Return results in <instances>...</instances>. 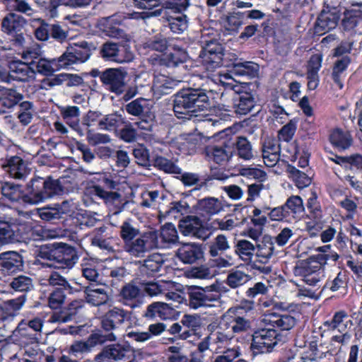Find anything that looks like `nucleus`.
<instances>
[{"label": "nucleus", "instance_id": "nucleus-1", "mask_svg": "<svg viewBox=\"0 0 362 362\" xmlns=\"http://www.w3.org/2000/svg\"><path fill=\"white\" fill-rule=\"evenodd\" d=\"M212 80L215 83L223 86L227 89L233 90L238 95L233 98V105H218V110L221 111L219 114L220 120H226L230 115L232 108L234 112L240 115H245L249 113L255 105V100L253 95L250 92H243L240 89L243 88L236 84V81L233 78L230 74H222L218 71L212 76Z\"/></svg>", "mask_w": 362, "mask_h": 362}, {"label": "nucleus", "instance_id": "nucleus-2", "mask_svg": "<svg viewBox=\"0 0 362 362\" xmlns=\"http://www.w3.org/2000/svg\"><path fill=\"white\" fill-rule=\"evenodd\" d=\"M65 180H43L38 177L31 180L26 187L24 194V203L37 204L57 195H61L68 190L64 186Z\"/></svg>", "mask_w": 362, "mask_h": 362}, {"label": "nucleus", "instance_id": "nucleus-3", "mask_svg": "<svg viewBox=\"0 0 362 362\" xmlns=\"http://www.w3.org/2000/svg\"><path fill=\"white\" fill-rule=\"evenodd\" d=\"M209 107V98L203 89H185L175 95L173 110L178 117L189 112L203 111Z\"/></svg>", "mask_w": 362, "mask_h": 362}, {"label": "nucleus", "instance_id": "nucleus-4", "mask_svg": "<svg viewBox=\"0 0 362 362\" xmlns=\"http://www.w3.org/2000/svg\"><path fill=\"white\" fill-rule=\"evenodd\" d=\"M38 255L42 259L53 261L49 266L57 268H71L77 261L74 249L66 244L44 245L40 248Z\"/></svg>", "mask_w": 362, "mask_h": 362}, {"label": "nucleus", "instance_id": "nucleus-5", "mask_svg": "<svg viewBox=\"0 0 362 362\" xmlns=\"http://www.w3.org/2000/svg\"><path fill=\"white\" fill-rule=\"evenodd\" d=\"M221 325L226 327L233 335L242 333L250 329L251 323L246 317L245 310L241 306L229 308L222 316Z\"/></svg>", "mask_w": 362, "mask_h": 362}, {"label": "nucleus", "instance_id": "nucleus-6", "mask_svg": "<svg viewBox=\"0 0 362 362\" xmlns=\"http://www.w3.org/2000/svg\"><path fill=\"white\" fill-rule=\"evenodd\" d=\"M91 55V49L88 43L81 41L70 45L62 55L59 57V62L65 69H69L74 64L86 62Z\"/></svg>", "mask_w": 362, "mask_h": 362}, {"label": "nucleus", "instance_id": "nucleus-7", "mask_svg": "<svg viewBox=\"0 0 362 362\" xmlns=\"http://www.w3.org/2000/svg\"><path fill=\"white\" fill-rule=\"evenodd\" d=\"M220 294L216 291V286L197 288L189 293V307L192 309L215 307L219 303Z\"/></svg>", "mask_w": 362, "mask_h": 362}, {"label": "nucleus", "instance_id": "nucleus-8", "mask_svg": "<svg viewBox=\"0 0 362 362\" xmlns=\"http://www.w3.org/2000/svg\"><path fill=\"white\" fill-rule=\"evenodd\" d=\"M223 46L217 40H211L206 42L199 57L209 72H213L223 65Z\"/></svg>", "mask_w": 362, "mask_h": 362}, {"label": "nucleus", "instance_id": "nucleus-9", "mask_svg": "<svg viewBox=\"0 0 362 362\" xmlns=\"http://www.w3.org/2000/svg\"><path fill=\"white\" fill-rule=\"evenodd\" d=\"M100 54L105 60L119 64L130 62L134 59V54L127 45L111 42L103 45Z\"/></svg>", "mask_w": 362, "mask_h": 362}, {"label": "nucleus", "instance_id": "nucleus-10", "mask_svg": "<svg viewBox=\"0 0 362 362\" xmlns=\"http://www.w3.org/2000/svg\"><path fill=\"white\" fill-rule=\"evenodd\" d=\"M274 245L270 238L264 240L255 245V255L256 260L251 263V267L259 271L261 273L267 274L271 272L272 267L265 266L274 255Z\"/></svg>", "mask_w": 362, "mask_h": 362}, {"label": "nucleus", "instance_id": "nucleus-11", "mask_svg": "<svg viewBox=\"0 0 362 362\" xmlns=\"http://www.w3.org/2000/svg\"><path fill=\"white\" fill-rule=\"evenodd\" d=\"M278 341L279 335L274 328H263L254 332L251 347L257 353L269 352Z\"/></svg>", "mask_w": 362, "mask_h": 362}, {"label": "nucleus", "instance_id": "nucleus-12", "mask_svg": "<svg viewBox=\"0 0 362 362\" xmlns=\"http://www.w3.org/2000/svg\"><path fill=\"white\" fill-rule=\"evenodd\" d=\"M154 237L151 235L150 231L143 233L137 238L124 245V250L131 257H144L150 250L156 249L154 246Z\"/></svg>", "mask_w": 362, "mask_h": 362}, {"label": "nucleus", "instance_id": "nucleus-13", "mask_svg": "<svg viewBox=\"0 0 362 362\" xmlns=\"http://www.w3.org/2000/svg\"><path fill=\"white\" fill-rule=\"evenodd\" d=\"M91 194L103 199L112 214H119L127 204V201L117 192H107L98 185L89 189Z\"/></svg>", "mask_w": 362, "mask_h": 362}, {"label": "nucleus", "instance_id": "nucleus-14", "mask_svg": "<svg viewBox=\"0 0 362 362\" xmlns=\"http://www.w3.org/2000/svg\"><path fill=\"white\" fill-rule=\"evenodd\" d=\"M2 30L11 36L15 44L21 45L23 42V17L20 14L10 12L2 20Z\"/></svg>", "mask_w": 362, "mask_h": 362}, {"label": "nucleus", "instance_id": "nucleus-15", "mask_svg": "<svg viewBox=\"0 0 362 362\" xmlns=\"http://www.w3.org/2000/svg\"><path fill=\"white\" fill-rule=\"evenodd\" d=\"M131 351L126 344H114L106 346L95 356V362H114L122 360Z\"/></svg>", "mask_w": 362, "mask_h": 362}, {"label": "nucleus", "instance_id": "nucleus-16", "mask_svg": "<svg viewBox=\"0 0 362 362\" xmlns=\"http://www.w3.org/2000/svg\"><path fill=\"white\" fill-rule=\"evenodd\" d=\"M151 235L154 237V246L156 249L168 247L170 244L175 243L178 240L175 226L172 223H165L160 229L150 230Z\"/></svg>", "mask_w": 362, "mask_h": 362}, {"label": "nucleus", "instance_id": "nucleus-17", "mask_svg": "<svg viewBox=\"0 0 362 362\" xmlns=\"http://www.w3.org/2000/svg\"><path fill=\"white\" fill-rule=\"evenodd\" d=\"M41 54V47L37 44L27 47L24 51V82L33 81L35 78L34 65L40 58Z\"/></svg>", "mask_w": 362, "mask_h": 362}, {"label": "nucleus", "instance_id": "nucleus-18", "mask_svg": "<svg viewBox=\"0 0 362 362\" xmlns=\"http://www.w3.org/2000/svg\"><path fill=\"white\" fill-rule=\"evenodd\" d=\"M339 14L336 10H323L315 23V33L323 35L334 29L338 25Z\"/></svg>", "mask_w": 362, "mask_h": 362}, {"label": "nucleus", "instance_id": "nucleus-19", "mask_svg": "<svg viewBox=\"0 0 362 362\" xmlns=\"http://www.w3.org/2000/svg\"><path fill=\"white\" fill-rule=\"evenodd\" d=\"M119 296L123 304L132 308L139 307L143 303L142 290L132 283H129L121 288Z\"/></svg>", "mask_w": 362, "mask_h": 362}, {"label": "nucleus", "instance_id": "nucleus-20", "mask_svg": "<svg viewBox=\"0 0 362 362\" xmlns=\"http://www.w3.org/2000/svg\"><path fill=\"white\" fill-rule=\"evenodd\" d=\"M176 255L183 263L193 264L203 258L204 251L199 244L185 243L177 249Z\"/></svg>", "mask_w": 362, "mask_h": 362}, {"label": "nucleus", "instance_id": "nucleus-21", "mask_svg": "<svg viewBox=\"0 0 362 362\" xmlns=\"http://www.w3.org/2000/svg\"><path fill=\"white\" fill-rule=\"evenodd\" d=\"M23 267V257L15 251H8L0 254V270L8 274L21 272Z\"/></svg>", "mask_w": 362, "mask_h": 362}, {"label": "nucleus", "instance_id": "nucleus-22", "mask_svg": "<svg viewBox=\"0 0 362 362\" xmlns=\"http://www.w3.org/2000/svg\"><path fill=\"white\" fill-rule=\"evenodd\" d=\"M179 228L182 235L204 239L205 230L200 219L196 216H188L180 223Z\"/></svg>", "mask_w": 362, "mask_h": 362}, {"label": "nucleus", "instance_id": "nucleus-23", "mask_svg": "<svg viewBox=\"0 0 362 362\" xmlns=\"http://www.w3.org/2000/svg\"><path fill=\"white\" fill-rule=\"evenodd\" d=\"M102 82L110 86L112 92L119 93L124 86V74L119 69H109L100 76Z\"/></svg>", "mask_w": 362, "mask_h": 362}, {"label": "nucleus", "instance_id": "nucleus-24", "mask_svg": "<svg viewBox=\"0 0 362 362\" xmlns=\"http://www.w3.org/2000/svg\"><path fill=\"white\" fill-rule=\"evenodd\" d=\"M121 21L122 19L118 15H112L98 20L97 26L106 36L118 37L122 33V30L119 28Z\"/></svg>", "mask_w": 362, "mask_h": 362}, {"label": "nucleus", "instance_id": "nucleus-25", "mask_svg": "<svg viewBox=\"0 0 362 362\" xmlns=\"http://www.w3.org/2000/svg\"><path fill=\"white\" fill-rule=\"evenodd\" d=\"M233 338L231 332L226 329L221 322L218 329L209 335V339L212 342V349L216 352H221V349L226 348Z\"/></svg>", "mask_w": 362, "mask_h": 362}, {"label": "nucleus", "instance_id": "nucleus-26", "mask_svg": "<svg viewBox=\"0 0 362 362\" xmlns=\"http://www.w3.org/2000/svg\"><path fill=\"white\" fill-rule=\"evenodd\" d=\"M175 86V81L164 74H158L154 76L151 90L154 96L159 98L169 94Z\"/></svg>", "mask_w": 362, "mask_h": 362}, {"label": "nucleus", "instance_id": "nucleus-27", "mask_svg": "<svg viewBox=\"0 0 362 362\" xmlns=\"http://www.w3.org/2000/svg\"><path fill=\"white\" fill-rule=\"evenodd\" d=\"M100 266L101 262L99 259L93 257H83L81 263L83 276L90 281L101 284L98 273Z\"/></svg>", "mask_w": 362, "mask_h": 362}, {"label": "nucleus", "instance_id": "nucleus-28", "mask_svg": "<svg viewBox=\"0 0 362 362\" xmlns=\"http://www.w3.org/2000/svg\"><path fill=\"white\" fill-rule=\"evenodd\" d=\"M84 292L86 302L94 306L105 304L109 300V296L105 287L93 285L86 287Z\"/></svg>", "mask_w": 362, "mask_h": 362}, {"label": "nucleus", "instance_id": "nucleus-29", "mask_svg": "<svg viewBox=\"0 0 362 362\" xmlns=\"http://www.w3.org/2000/svg\"><path fill=\"white\" fill-rule=\"evenodd\" d=\"M263 320L272 327L279 328L281 330H289L296 325V319L289 315L270 313L266 315Z\"/></svg>", "mask_w": 362, "mask_h": 362}, {"label": "nucleus", "instance_id": "nucleus-30", "mask_svg": "<svg viewBox=\"0 0 362 362\" xmlns=\"http://www.w3.org/2000/svg\"><path fill=\"white\" fill-rule=\"evenodd\" d=\"M197 209L203 215H214L223 211V204L217 198L207 197L197 202Z\"/></svg>", "mask_w": 362, "mask_h": 362}, {"label": "nucleus", "instance_id": "nucleus-31", "mask_svg": "<svg viewBox=\"0 0 362 362\" xmlns=\"http://www.w3.org/2000/svg\"><path fill=\"white\" fill-rule=\"evenodd\" d=\"M1 165L11 177L16 179H21L23 177V159L20 156L7 157Z\"/></svg>", "mask_w": 362, "mask_h": 362}, {"label": "nucleus", "instance_id": "nucleus-32", "mask_svg": "<svg viewBox=\"0 0 362 362\" xmlns=\"http://www.w3.org/2000/svg\"><path fill=\"white\" fill-rule=\"evenodd\" d=\"M329 329H337L339 332H344L352 326V321L348 313L344 310L336 312L331 320L325 323Z\"/></svg>", "mask_w": 362, "mask_h": 362}, {"label": "nucleus", "instance_id": "nucleus-33", "mask_svg": "<svg viewBox=\"0 0 362 362\" xmlns=\"http://www.w3.org/2000/svg\"><path fill=\"white\" fill-rule=\"evenodd\" d=\"M62 63L59 62V57L54 58L52 59H47L44 58H40L34 68L35 69V74L40 73L45 76L52 75L54 71H57L62 69H64V66H61Z\"/></svg>", "mask_w": 362, "mask_h": 362}, {"label": "nucleus", "instance_id": "nucleus-34", "mask_svg": "<svg viewBox=\"0 0 362 362\" xmlns=\"http://www.w3.org/2000/svg\"><path fill=\"white\" fill-rule=\"evenodd\" d=\"M188 54L185 49L174 46L172 51L160 59L161 64L168 67H173L186 62Z\"/></svg>", "mask_w": 362, "mask_h": 362}, {"label": "nucleus", "instance_id": "nucleus-35", "mask_svg": "<svg viewBox=\"0 0 362 362\" xmlns=\"http://www.w3.org/2000/svg\"><path fill=\"white\" fill-rule=\"evenodd\" d=\"M329 141L339 150H345L351 146L352 137L349 132L335 129L329 134Z\"/></svg>", "mask_w": 362, "mask_h": 362}, {"label": "nucleus", "instance_id": "nucleus-36", "mask_svg": "<svg viewBox=\"0 0 362 362\" xmlns=\"http://www.w3.org/2000/svg\"><path fill=\"white\" fill-rule=\"evenodd\" d=\"M206 156L209 160H213L218 164H223L227 162L232 154L228 151L226 147L218 146H209L205 149Z\"/></svg>", "mask_w": 362, "mask_h": 362}, {"label": "nucleus", "instance_id": "nucleus-37", "mask_svg": "<svg viewBox=\"0 0 362 362\" xmlns=\"http://www.w3.org/2000/svg\"><path fill=\"white\" fill-rule=\"evenodd\" d=\"M151 108L150 101L144 98H136L129 103L126 107V111L133 116H141L148 113Z\"/></svg>", "mask_w": 362, "mask_h": 362}, {"label": "nucleus", "instance_id": "nucleus-38", "mask_svg": "<svg viewBox=\"0 0 362 362\" xmlns=\"http://www.w3.org/2000/svg\"><path fill=\"white\" fill-rule=\"evenodd\" d=\"M255 252V245L247 240H239L235 245V254L244 262H251Z\"/></svg>", "mask_w": 362, "mask_h": 362}, {"label": "nucleus", "instance_id": "nucleus-39", "mask_svg": "<svg viewBox=\"0 0 362 362\" xmlns=\"http://www.w3.org/2000/svg\"><path fill=\"white\" fill-rule=\"evenodd\" d=\"M175 285L172 281H149L144 284V290L150 296L163 295V293L173 289Z\"/></svg>", "mask_w": 362, "mask_h": 362}, {"label": "nucleus", "instance_id": "nucleus-40", "mask_svg": "<svg viewBox=\"0 0 362 362\" xmlns=\"http://www.w3.org/2000/svg\"><path fill=\"white\" fill-rule=\"evenodd\" d=\"M250 279V276L245 272L233 269L228 274L226 284L231 288H236L245 285Z\"/></svg>", "mask_w": 362, "mask_h": 362}, {"label": "nucleus", "instance_id": "nucleus-41", "mask_svg": "<svg viewBox=\"0 0 362 362\" xmlns=\"http://www.w3.org/2000/svg\"><path fill=\"white\" fill-rule=\"evenodd\" d=\"M351 62L349 57L344 56L338 59L334 66L332 71V78L339 89L344 86L343 74Z\"/></svg>", "mask_w": 362, "mask_h": 362}, {"label": "nucleus", "instance_id": "nucleus-42", "mask_svg": "<svg viewBox=\"0 0 362 362\" xmlns=\"http://www.w3.org/2000/svg\"><path fill=\"white\" fill-rule=\"evenodd\" d=\"M258 71V66L252 62H236L233 64L230 72L235 76H254Z\"/></svg>", "mask_w": 362, "mask_h": 362}, {"label": "nucleus", "instance_id": "nucleus-43", "mask_svg": "<svg viewBox=\"0 0 362 362\" xmlns=\"http://www.w3.org/2000/svg\"><path fill=\"white\" fill-rule=\"evenodd\" d=\"M283 206L286 211H287L288 218H290V217L293 218H296L300 215L304 210L303 200L299 196H292L289 197Z\"/></svg>", "mask_w": 362, "mask_h": 362}, {"label": "nucleus", "instance_id": "nucleus-44", "mask_svg": "<svg viewBox=\"0 0 362 362\" xmlns=\"http://www.w3.org/2000/svg\"><path fill=\"white\" fill-rule=\"evenodd\" d=\"M124 123V119L121 115L112 113L105 116L99 122L100 129L111 131L121 126Z\"/></svg>", "mask_w": 362, "mask_h": 362}, {"label": "nucleus", "instance_id": "nucleus-45", "mask_svg": "<svg viewBox=\"0 0 362 362\" xmlns=\"http://www.w3.org/2000/svg\"><path fill=\"white\" fill-rule=\"evenodd\" d=\"M235 149L238 157L245 160H250L253 158L252 148L250 142L243 136L237 138Z\"/></svg>", "mask_w": 362, "mask_h": 362}, {"label": "nucleus", "instance_id": "nucleus-46", "mask_svg": "<svg viewBox=\"0 0 362 362\" xmlns=\"http://www.w3.org/2000/svg\"><path fill=\"white\" fill-rule=\"evenodd\" d=\"M1 192L12 202H19L23 199V190L20 185L6 182L1 187Z\"/></svg>", "mask_w": 362, "mask_h": 362}, {"label": "nucleus", "instance_id": "nucleus-47", "mask_svg": "<svg viewBox=\"0 0 362 362\" xmlns=\"http://www.w3.org/2000/svg\"><path fill=\"white\" fill-rule=\"evenodd\" d=\"M61 113L67 124L71 128L76 129L78 127V117L80 115L79 108L76 106H67L62 109Z\"/></svg>", "mask_w": 362, "mask_h": 362}, {"label": "nucleus", "instance_id": "nucleus-48", "mask_svg": "<svg viewBox=\"0 0 362 362\" xmlns=\"http://www.w3.org/2000/svg\"><path fill=\"white\" fill-rule=\"evenodd\" d=\"M105 226L97 228L94 230V236L92 238V244L101 249L109 250L111 246L108 241L109 234Z\"/></svg>", "mask_w": 362, "mask_h": 362}, {"label": "nucleus", "instance_id": "nucleus-49", "mask_svg": "<svg viewBox=\"0 0 362 362\" xmlns=\"http://www.w3.org/2000/svg\"><path fill=\"white\" fill-rule=\"evenodd\" d=\"M230 248V244L224 235H218L209 245V252L212 257H217Z\"/></svg>", "mask_w": 362, "mask_h": 362}, {"label": "nucleus", "instance_id": "nucleus-50", "mask_svg": "<svg viewBox=\"0 0 362 362\" xmlns=\"http://www.w3.org/2000/svg\"><path fill=\"white\" fill-rule=\"evenodd\" d=\"M245 13L233 12L226 17L224 26L230 31H237L243 23Z\"/></svg>", "mask_w": 362, "mask_h": 362}, {"label": "nucleus", "instance_id": "nucleus-51", "mask_svg": "<svg viewBox=\"0 0 362 362\" xmlns=\"http://www.w3.org/2000/svg\"><path fill=\"white\" fill-rule=\"evenodd\" d=\"M239 174L249 179H255L259 182H264L267 179L266 172L256 167H245L239 169Z\"/></svg>", "mask_w": 362, "mask_h": 362}, {"label": "nucleus", "instance_id": "nucleus-52", "mask_svg": "<svg viewBox=\"0 0 362 362\" xmlns=\"http://www.w3.org/2000/svg\"><path fill=\"white\" fill-rule=\"evenodd\" d=\"M120 237L124 241V245L138 237L139 230L134 227L129 221H124L120 226Z\"/></svg>", "mask_w": 362, "mask_h": 362}, {"label": "nucleus", "instance_id": "nucleus-53", "mask_svg": "<svg viewBox=\"0 0 362 362\" xmlns=\"http://www.w3.org/2000/svg\"><path fill=\"white\" fill-rule=\"evenodd\" d=\"M164 263V259L160 254L153 253L149 255L144 262V267L152 273L160 271Z\"/></svg>", "mask_w": 362, "mask_h": 362}, {"label": "nucleus", "instance_id": "nucleus-54", "mask_svg": "<svg viewBox=\"0 0 362 362\" xmlns=\"http://www.w3.org/2000/svg\"><path fill=\"white\" fill-rule=\"evenodd\" d=\"M290 174L293 180L299 189H303L309 186L311 183V179L305 173L300 171L294 167L290 168Z\"/></svg>", "mask_w": 362, "mask_h": 362}, {"label": "nucleus", "instance_id": "nucleus-55", "mask_svg": "<svg viewBox=\"0 0 362 362\" xmlns=\"http://www.w3.org/2000/svg\"><path fill=\"white\" fill-rule=\"evenodd\" d=\"M213 226L221 230H231L238 225V219L232 216H226L223 218H216L213 221Z\"/></svg>", "mask_w": 362, "mask_h": 362}, {"label": "nucleus", "instance_id": "nucleus-56", "mask_svg": "<svg viewBox=\"0 0 362 362\" xmlns=\"http://www.w3.org/2000/svg\"><path fill=\"white\" fill-rule=\"evenodd\" d=\"M48 284L51 286H60L64 289L68 291L70 293L78 291L77 288L71 286L62 275L57 272H52L47 279Z\"/></svg>", "mask_w": 362, "mask_h": 362}, {"label": "nucleus", "instance_id": "nucleus-57", "mask_svg": "<svg viewBox=\"0 0 362 362\" xmlns=\"http://www.w3.org/2000/svg\"><path fill=\"white\" fill-rule=\"evenodd\" d=\"M169 27L175 33H182L187 28V21L185 15L180 14L168 19Z\"/></svg>", "mask_w": 362, "mask_h": 362}, {"label": "nucleus", "instance_id": "nucleus-58", "mask_svg": "<svg viewBox=\"0 0 362 362\" xmlns=\"http://www.w3.org/2000/svg\"><path fill=\"white\" fill-rule=\"evenodd\" d=\"M155 165L158 167L160 170L173 174H180L181 169L173 163L172 161L161 157L158 156L155 159Z\"/></svg>", "mask_w": 362, "mask_h": 362}, {"label": "nucleus", "instance_id": "nucleus-59", "mask_svg": "<svg viewBox=\"0 0 362 362\" xmlns=\"http://www.w3.org/2000/svg\"><path fill=\"white\" fill-rule=\"evenodd\" d=\"M337 204L347 212L346 218L348 219L354 218L358 209L356 202L351 199L348 196H346L341 200L337 202Z\"/></svg>", "mask_w": 362, "mask_h": 362}, {"label": "nucleus", "instance_id": "nucleus-60", "mask_svg": "<svg viewBox=\"0 0 362 362\" xmlns=\"http://www.w3.org/2000/svg\"><path fill=\"white\" fill-rule=\"evenodd\" d=\"M107 315L116 327L122 324L126 320L129 318V313L128 312L116 307L109 310Z\"/></svg>", "mask_w": 362, "mask_h": 362}, {"label": "nucleus", "instance_id": "nucleus-61", "mask_svg": "<svg viewBox=\"0 0 362 362\" xmlns=\"http://www.w3.org/2000/svg\"><path fill=\"white\" fill-rule=\"evenodd\" d=\"M117 339L116 336L113 333H110L107 335H103L99 333L92 334L86 341L90 349L98 345L101 344L106 341H115Z\"/></svg>", "mask_w": 362, "mask_h": 362}, {"label": "nucleus", "instance_id": "nucleus-62", "mask_svg": "<svg viewBox=\"0 0 362 362\" xmlns=\"http://www.w3.org/2000/svg\"><path fill=\"white\" fill-rule=\"evenodd\" d=\"M8 73L11 81L23 80V62L21 61H12L8 64Z\"/></svg>", "mask_w": 362, "mask_h": 362}, {"label": "nucleus", "instance_id": "nucleus-63", "mask_svg": "<svg viewBox=\"0 0 362 362\" xmlns=\"http://www.w3.org/2000/svg\"><path fill=\"white\" fill-rule=\"evenodd\" d=\"M296 130V122L291 121L284 125L279 132L278 137L279 140L289 141L293 136Z\"/></svg>", "mask_w": 362, "mask_h": 362}, {"label": "nucleus", "instance_id": "nucleus-64", "mask_svg": "<svg viewBox=\"0 0 362 362\" xmlns=\"http://www.w3.org/2000/svg\"><path fill=\"white\" fill-rule=\"evenodd\" d=\"M240 356V348L238 346L227 349L223 351V354L218 356L214 362H232Z\"/></svg>", "mask_w": 362, "mask_h": 362}]
</instances>
